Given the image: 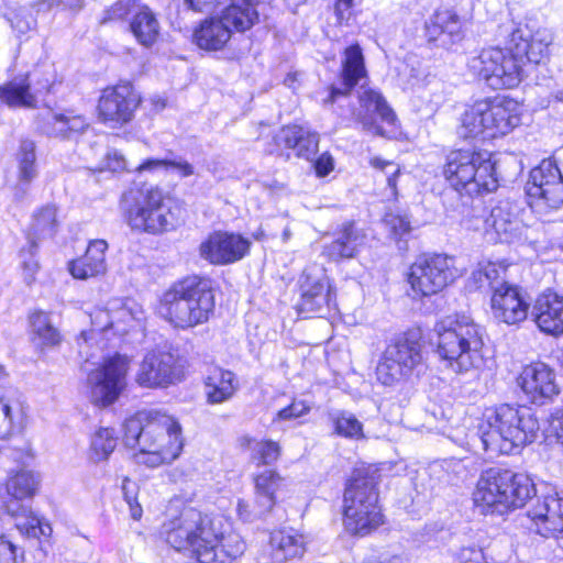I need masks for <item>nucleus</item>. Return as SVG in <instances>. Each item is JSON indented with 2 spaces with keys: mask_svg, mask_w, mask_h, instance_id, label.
<instances>
[{
  "mask_svg": "<svg viewBox=\"0 0 563 563\" xmlns=\"http://www.w3.org/2000/svg\"><path fill=\"white\" fill-rule=\"evenodd\" d=\"M35 161L34 142L30 140L22 141L18 153V188L23 192L26 186L37 176Z\"/></svg>",
  "mask_w": 563,
  "mask_h": 563,
  "instance_id": "obj_43",
  "label": "nucleus"
},
{
  "mask_svg": "<svg viewBox=\"0 0 563 563\" xmlns=\"http://www.w3.org/2000/svg\"><path fill=\"white\" fill-rule=\"evenodd\" d=\"M384 522L378 493L372 478L354 476L343 496V526L347 533L367 536Z\"/></svg>",
  "mask_w": 563,
  "mask_h": 563,
  "instance_id": "obj_10",
  "label": "nucleus"
},
{
  "mask_svg": "<svg viewBox=\"0 0 563 563\" xmlns=\"http://www.w3.org/2000/svg\"><path fill=\"white\" fill-rule=\"evenodd\" d=\"M539 429V421L529 408L500 405L484 413L477 434L466 444L475 446L479 442L489 457L518 454L537 439Z\"/></svg>",
  "mask_w": 563,
  "mask_h": 563,
  "instance_id": "obj_3",
  "label": "nucleus"
},
{
  "mask_svg": "<svg viewBox=\"0 0 563 563\" xmlns=\"http://www.w3.org/2000/svg\"><path fill=\"white\" fill-rule=\"evenodd\" d=\"M443 175L452 188L467 196L492 192L498 187L495 164L487 152L452 151L446 156Z\"/></svg>",
  "mask_w": 563,
  "mask_h": 563,
  "instance_id": "obj_9",
  "label": "nucleus"
},
{
  "mask_svg": "<svg viewBox=\"0 0 563 563\" xmlns=\"http://www.w3.org/2000/svg\"><path fill=\"white\" fill-rule=\"evenodd\" d=\"M29 333L31 342L37 347L55 346L62 335L48 312L34 310L29 314Z\"/></svg>",
  "mask_w": 563,
  "mask_h": 563,
  "instance_id": "obj_37",
  "label": "nucleus"
},
{
  "mask_svg": "<svg viewBox=\"0 0 563 563\" xmlns=\"http://www.w3.org/2000/svg\"><path fill=\"white\" fill-rule=\"evenodd\" d=\"M126 169V161L124 156L117 150L107 152L104 158L98 167L99 172L120 173Z\"/></svg>",
  "mask_w": 563,
  "mask_h": 563,
  "instance_id": "obj_55",
  "label": "nucleus"
},
{
  "mask_svg": "<svg viewBox=\"0 0 563 563\" xmlns=\"http://www.w3.org/2000/svg\"><path fill=\"white\" fill-rule=\"evenodd\" d=\"M122 210L132 231L162 234L179 224L173 207L158 187L131 188L122 195Z\"/></svg>",
  "mask_w": 563,
  "mask_h": 563,
  "instance_id": "obj_7",
  "label": "nucleus"
},
{
  "mask_svg": "<svg viewBox=\"0 0 563 563\" xmlns=\"http://www.w3.org/2000/svg\"><path fill=\"white\" fill-rule=\"evenodd\" d=\"M422 346L415 333H405L385 349L376 367V377L385 386L408 379L422 366Z\"/></svg>",
  "mask_w": 563,
  "mask_h": 563,
  "instance_id": "obj_12",
  "label": "nucleus"
},
{
  "mask_svg": "<svg viewBox=\"0 0 563 563\" xmlns=\"http://www.w3.org/2000/svg\"><path fill=\"white\" fill-rule=\"evenodd\" d=\"M25 409L20 399L3 397L0 399V437L20 428L24 421Z\"/></svg>",
  "mask_w": 563,
  "mask_h": 563,
  "instance_id": "obj_44",
  "label": "nucleus"
},
{
  "mask_svg": "<svg viewBox=\"0 0 563 563\" xmlns=\"http://www.w3.org/2000/svg\"><path fill=\"white\" fill-rule=\"evenodd\" d=\"M53 82L45 78L31 84L27 76H18L0 86V101L9 107H34L36 97L51 90Z\"/></svg>",
  "mask_w": 563,
  "mask_h": 563,
  "instance_id": "obj_26",
  "label": "nucleus"
},
{
  "mask_svg": "<svg viewBox=\"0 0 563 563\" xmlns=\"http://www.w3.org/2000/svg\"><path fill=\"white\" fill-rule=\"evenodd\" d=\"M123 441L137 449L139 464L155 468L177 460L184 448L179 422L159 411L140 412L124 421Z\"/></svg>",
  "mask_w": 563,
  "mask_h": 563,
  "instance_id": "obj_2",
  "label": "nucleus"
},
{
  "mask_svg": "<svg viewBox=\"0 0 563 563\" xmlns=\"http://www.w3.org/2000/svg\"><path fill=\"white\" fill-rule=\"evenodd\" d=\"M131 0H119L108 10V19L117 20L123 19L128 15L131 10Z\"/></svg>",
  "mask_w": 563,
  "mask_h": 563,
  "instance_id": "obj_63",
  "label": "nucleus"
},
{
  "mask_svg": "<svg viewBox=\"0 0 563 563\" xmlns=\"http://www.w3.org/2000/svg\"><path fill=\"white\" fill-rule=\"evenodd\" d=\"M373 168L383 172L387 177V185L391 189L394 196L397 195V177L400 174V167L398 164L386 161L380 157H373L369 161Z\"/></svg>",
  "mask_w": 563,
  "mask_h": 563,
  "instance_id": "obj_48",
  "label": "nucleus"
},
{
  "mask_svg": "<svg viewBox=\"0 0 563 563\" xmlns=\"http://www.w3.org/2000/svg\"><path fill=\"white\" fill-rule=\"evenodd\" d=\"M538 328L551 335L563 333V296L552 291L541 294L532 309Z\"/></svg>",
  "mask_w": 563,
  "mask_h": 563,
  "instance_id": "obj_27",
  "label": "nucleus"
},
{
  "mask_svg": "<svg viewBox=\"0 0 563 563\" xmlns=\"http://www.w3.org/2000/svg\"><path fill=\"white\" fill-rule=\"evenodd\" d=\"M168 168L175 169L180 177L194 175V166L185 159H168Z\"/></svg>",
  "mask_w": 563,
  "mask_h": 563,
  "instance_id": "obj_64",
  "label": "nucleus"
},
{
  "mask_svg": "<svg viewBox=\"0 0 563 563\" xmlns=\"http://www.w3.org/2000/svg\"><path fill=\"white\" fill-rule=\"evenodd\" d=\"M365 243V235L353 223H347L335 233L334 240L324 245L323 254L332 261L351 258L356 255Z\"/></svg>",
  "mask_w": 563,
  "mask_h": 563,
  "instance_id": "obj_33",
  "label": "nucleus"
},
{
  "mask_svg": "<svg viewBox=\"0 0 563 563\" xmlns=\"http://www.w3.org/2000/svg\"><path fill=\"white\" fill-rule=\"evenodd\" d=\"M470 71L483 79L493 89H511L523 77L525 67L514 47L503 49L489 47L482 49L468 60Z\"/></svg>",
  "mask_w": 563,
  "mask_h": 563,
  "instance_id": "obj_11",
  "label": "nucleus"
},
{
  "mask_svg": "<svg viewBox=\"0 0 563 563\" xmlns=\"http://www.w3.org/2000/svg\"><path fill=\"white\" fill-rule=\"evenodd\" d=\"M511 43L523 67L527 63L538 65L548 58L552 35L548 31H538L527 38L520 30H517L511 34Z\"/></svg>",
  "mask_w": 563,
  "mask_h": 563,
  "instance_id": "obj_29",
  "label": "nucleus"
},
{
  "mask_svg": "<svg viewBox=\"0 0 563 563\" xmlns=\"http://www.w3.org/2000/svg\"><path fill=\"white\" fill-rule=\"evenodd\" d=\"M313 168L318 177L328 176L334 168L333 157L329 153H322L314 162Z\"/></svg>",
  "mask_w": 563,
  "mask_h": 563,
  "instance_id": "obj_61",
  "label": "nucleus"
},
{
  "mask_svg": "<svg viewBox=\"0 0 563 563\" xmlns=\"http://www.w3.org/2000/svg\"><path fill=\"white\" fill-rule=\"evenodd\" d=\"M530 303L521 290L514 285L503 283L494 289L490 308L494 318L506 324H519L528 317Z\"/></svg>",
  "mask_w": 563,
  "mask_h": 563,
  "instance_id": "obj_24",
  "label": "nucleus"
},
{
  "mask_svg": "<svg viewBox=\"0 0 563 563\" xmlns=\"http://www.w3.org/2000/svg\"><path fill=\"white\" fill-rule=\"evenodd\" d=\"M330 420L334 428V433L349 440H362L365 438L363 423L354 413L345 410H339L330 415Z\"/></svg>",
  "mask_w": 563,
  "mask_h": 563,
  "instance_id": "obj_45",
  "label": "nucleus"
},
{
  "mask_svg": "<svg viewBox=\"0 0 563 563\" xmlns=\"http://www.w3.org/2000/svg\"><path fill=\"white\" fill-rule=\"evenodd\" d=\"M216 306L210 282L192 276L174 284L161 297L158 313L178 329H190L209 320Z\"/></svg>",
  "mask_w": 563,
  "mask_h": 563,
  "instance_id": "obj_5",
  "label": "nucleus"
},
{
  "mask_svg": "<svg viewBox=\"0 0 563 563\" xmlns=\"http://www.w3.org/2000/svg\"><path fill=\"white\" fill-rule=\"evenodd\" d=\"M534 495L536 486L528 475L492 467L481 474L473 501L482 514L501 516L525 506Z\"/></svg>",
  "mask_w": 563,
  "mask_h": 563,
  "instance_id": "obj_6",
  "label": "nucleus"
},
{
  "mask_svg": "<svg viewBox=\"0 0 563 563\" xmlns=\"http://www.w3.org/2000/svg\"><path fill=\"white\" fill-rule=\"evenodd\" d=\"M92 334L95 331L112 330L115 334L124 335L131 331H141L145 327L146 311L133 298H112L103 308H97L89 313Z\"/></svg>",
  "mask_w": 563,
  "mask_h": 563,
  "instance_id": "obj_15",
  "label": "nucleus"
},
{
  "mask_svg": "<svg viewBox=\"0 0 563 563\" xmlns=\"http://www.w3.org/2000/svg\"><path fill=\"white\" fill-rule=\"evenodd\" d=\"M141 102L139 93L130 84L106 88L98 103L100 120L111 129L129 123Z\"/></svg>",
  "mask_w": 563,
  "mask_h": 563,
  "instance_id": "obj_19",
  "label": "nucleus"
},
{
  "mask_svg": "<svg viewBox=\"0 0 563 563\" xmlns=\"http://www.w3.org/2000/svg\"><path fill=\"white\" fill-rule=\"evenodd\" d=\"M118 443V437L112 428H99L91 438V457L95 462L109 459Z\"/></svg>",
  "mask_w": 563,
  "mask_h": 563,
  "instance_id": "obj_46",
  "label": "nucleus"
},
{
  "mask_svg": "<svg viewBox=\"0 0 563 563\" xmlns=\"http://www.w3.org/2000/svg\"><path fill=\"white\" fill-rule=\"evenodd\" d=\"M38 485L37 477L30 471H21L10 477L7 483V490L13 500L7 504V511L15 519V527L27 538L47 537L52 532L48 523H43L40 518L19 500L30 498L34 495Z\"/></svg>",
  "mask_w": 563,
  "mask_h": 563,
  "instance_id": "obj_14",
  "label": "nucleus"
},
{
  "mask_svg": "<svg viewBox=\"0 0 563 563\" xmlns=\"http://www.w3.org/2000/svg\"><path fill=\"white\" fill-rule=\"evenodd\" d=\"M536 525V530L543 537L563 531V498L558 493H550L538 499L528 511Z\"/></svg>",
  "mask_w": 563,
  "mask_h": 563,
  "instance_id": "obj_25",
  "label": "nucleus"
},
{
  "mask_svg": "<svg viewBox=\"0 0 563 563\" xmlns=\"http://www.w3.org/2000/svg\"><path fill=\"white\" fill-rule=\"evenodd\" d=\"M484 230L486 233L494 232L499 242L510 243L520 236L521 222L510 211L508 203L499 205L484 220Z\"/></svg>",
  "mask_w": 563,
  "mask_h": 563,
  "instance_id": "obj_31",
  "label": "nucleus"
},
{
  "mask_svg": "<svg viewBox=\"0 0 563 563\" xmlns=\"http://www.w3.org/2000/svg\"><path fill=\"white\" fill-rule=\"evenodd\" d=\"M228 0H185L189 9L196 12L210 13L224 5Z\"/></svg>",
  "mask_w": 563,
  "mask_h": 563,
  "instance_id": "obj_58",
  "label": "nucleus"
},
{
  "mask_svg": "<svg viewBox=\"0 0 563 563\" xmlns=\"http://www.w3.org/2000/svg\"><path fill=\"white\" fill-rule=\"evenodd\" d=\"M206 396L209 404H222L233 397L239 387L235 374L221 367L210 368L206 380Z\"/></svg>",
  "mask_w": 563,
  "mask_h": 563,
  "instance_id": "obj_35",
  "label": "nucleus"
},
{
  "mask_svg": "<svg viewBox=\"0 0 563 563\" xmlns=\"http://www.w3.org/2000/svg\"><path fill=\"white\" fill-rule=\"evenodd\" d=\"M231 29L221 18L206 19L194 33L197 46L205 51L222 49L231 38Z\"/></svg>",
  "mask_w": 563,
  "mask_h": 563,
  "instance_id": "obj_36",
  "label": "nucleus"
},
{
  "mask_svg": "<svg viewBox=\"0 0 563 563\" xmlns=\"http://www.w3.org/2000/svg\"><path fill=\"white\" fill-rule=\"evenodd\" d=\"M251 244L242 234L214 231L200 243L199 255L212 265H230L244 258Z\"/></svg>",
  "mask_w": 563,
  "mask_h": 563,
  "instance_id": "obj_21",
  "label": "nucleus"
},
{
  "mask_svg": "<svg viewBox=\"0 0 563 563\" xmlns=\"http://www.w3.org/2000/svg\"><path fill=\"white\" fill-rule=\"evenodd\" d=\"M305 128L299 125H288L280 130L277 135V142L284 144L287 148H294L298 146L300 139L303 135Z\"/></svg>",
  "mask_w": 563,
  "mask_h": 563,
  "instance_id": "obj_57",
  "label": "nucleus"
},
{
  "mask_svg": "<svg viewBox=\"0 0 563 563\" xmlns=\"http://www.w3.org/2000/svg\"><path fill=\"white\" fill-rule=\"evenodd\" d=\"M384 222L396 239H401L411 230L409 220L404 216L387 213Z\"/></svg>",
  "mask_w": 563,
  "mask_h": 563,
  "instance_id": "obj_54",
  "label": "nucleus"
},
{
  "mask_svg": "<svg viewBox=\"0 0 563 563\" xmlns=\"http://www.w3.org/2000/svg\"><path fill=\"white\" fill-rule=\"evenodd\" d=\"M482 266L484 269V277L485 280L487 282V286L494 290L495 288L498 287L495 286V283H497L500 275L505 273V268L501 265L493 262H483Z\"/></svg>",
  "mask_w": 563,
  "mask_h": 563,
  "instance_id": "obj_60",
  "label": "nucleus"
},
{
  "mask_svg": "<svg viewBox=\"0 0 563 563\" xmlns=\"http://www.w3.org/2000/svg\"><path fill=\"white\" fill-rule=\"evenodd\" d=\"M131 360L126 355L115 354L103 361L88 379L91 385V398L100 407H107L118 400L126 387V375Z\"/></svg>",
  "mask_w": 563,
  "mask_h": 563,
  "instance_id": "obj_17",
  "label": "nucleus"
},
{
  "mask_svg": "<svg viewBox=\"0 0 563 563\" xmlns=\"http://www.w3.org/2000/svg\"><path fill=\"white\" fill-rule=\"evenodd\" d=\"M300 313H322L334 306V292L321 266L307 267L300 277Z\"/></svg>",
  "mask_w": 563,
  "mask_h": 563,
  "instance_id": "obj_22",
  "label": "nucleus"
},
{
  "mask_svg": "<svg viewBox=\"0 0 563 563\" xmlns=\"http://www.w3.org/2000/svg\"><path fill=\"white\" fill-rule=\"evenodd\" d=\"M319 145V136L316 132H311L307 129L303 131V135L296 147L297 156L303 157L306 159H311V157L317 153Z\"/></svg>",
  "mask_w": 563,
  "mask_h": 563,
  "instance_id": "obj_52",
  "label": "nucleus"
},
{
  "mask_svg": "<svg viewBox=\"0 0 563 563\" xmlns=\"http://www.w3.org/2000/svg\"><path fill=\"white\" fill-rule=\"evenodd\" d=\"M238 516L241 520L245 522H252L257 518L266 515L271 510H263L262 503H257L256 499L254 503H250L244 499H239L236 505Z\"/></svg>",
  "mask_w": 563,
  "mask_h": 563,
  "instance_id": "obj_50",
  "label": "nucleus"
},
{
  "mask_svg": "<svg viewBox=\"0 0 563 563\" xmlns=\"http://www.w3.org/2000/svg\"><path fill=\"white\" fill-rule=\"evenodd\" d=\"M284 483L274 470H265L254 477L255 498L262 503L263 510H272L276 503V493Z\"/></svg>",
  "mask_w": 563,
  "mask_h": 563,
  "instance_id": "obj_41",
  "label": "nucleus"
},
{
  "mask_svg": "<svg viewBox=\"0 0 563 563\" xmlns=\"http://www.w3.org/2000/svg\"><path fill=\"white\" fill-rule=\"evenodd\" d=\"M305 128L299 125H288L280 130L277 135V142L284 144L287 148H294L298 146L300 139L303 135Z\"/></svg>",
  "mask_w": 563,
  "mask_h": 563,
  "instance_id": "obj_56",
  "label": "nucleus"
},
{
  "mask_svg": "<svg viewBox=\"0 0 563 563\" xmlns=\"http://www.w3.org/2000/svg\"><path fill=\"white\" fill-rule=\"evenodd\" d=\"M59 222L57 209L54 206H45L33 214L27 233V244L37 249L38 241L53 238L57 232Z\"/></svg>",
  "mask_w": 563,
  "mask_h": 563,
  "instance_id": "obj_38",
  "label": "nucleus"
},
{
  "mask_svg": "<svg viewBox=\"0 0 563 563\" xmlns=\"http://www.w3.org/2000/svg\"><path fill=\"white\" fill-rule=\"evenodd\" d=\"M459 15L451 9H438L426 22V32L430 41H435L444 33L454 37L460 33Z\"/></svg>",
  "mask_w": 563,
  "mask_h": 563,
  "instance_id": "obj_42",
  "label": "nucleus"
},
{
  "mask_svg": "<svg viewBox=\"0 0 563 563\" xmlns=\"http://www.w3.org/2000/svg\"><path fill=\"white\" fill-rule=\"evenodd\" d=\"M460 276L454 258L444 254L424 255L410 266L407 280L413 298L433 296Z\"/></svg>",
  "mask_w": 563,
  "mask_h": 563,
  "instance_id": "obj_13",
  "label": "nucleus"
},
{
  "mask_svg": "<svg viewBox=\"0 0 563 563\" xmlns=\"http://www.w3.org/2000/svg\"><path fill=\"white\" fill-rule=\"evenodd\" d=\"M107 249L108 244L104 240L91 241L85 254L73 261V278L87 279L104 274Z\"/></svg>",
  "mask_w": 563,
  "mask_h": 563,
  "instance_id": "obj_32",
  "label": "nucleus"
},
{
  "mask_svg": "<svg viewBox=\"0 0 563 563\" xmlns=\"http://www.w3.org/2000/svg\"><path fill=\"white\" fill-rule=\"evenodd\" d=\"M166 542L178 552H188L197 563H234L246 543L222 516L203 515L188 508L163 526Z\"/></svg>",
  "mask_w": 563,
  "mask_h": 563,
  "instance_id": "obj_1",
  "label": "nucleus"
},
{
  "mask_svg": "<svg viewBox=\"0 0 563 563\" xmlns=\"http://www.w3.org/2000/svg\"><path fill=\"white\" fill-rule=\"evenodd\" d=\"M18 548L5 537L0 536V563H18Z\"/></svg>",
  "mask_w": 563,
  "mask_h": 563,
  "instance_id": "obj_59",
  "label": "nucleus"
},
{
  "mask_svg": "<svg viewBox=\"0 0 563 563\" xmlns=\"http://www.w3.org/2000/svg\"><path fill=\"white\" fill-rule=\"evenodd\" d=\"M521 122V106L507 98L482 99L466 107L459 134L463 139H495L510 133Z\"/></svg>",
  "mask_w": 563,
  "mask_h": 563,
  "instance_id": "obj_8",
  "label": "nucleus"
},
{
  "mask_svg": "<svg viewBox=\"0 0 563 563\" xmlns=\"http://www.w3.org/2000/svg\"><path fill=\"white\" fill-rule=\"evenodd\" d=\"M358 102L360 108L354 115L366 132L387 139L397 135V118L380 92L361 87Z\"/></svg>",
  "mask_w": 563,
  "mask_h": 563,
  "instance_id": "obj_18",
  "label": "nucleus"
},
{
  "mask_svg": "<svg viewBox=\"0 0 563 563\" xmlns=\"http://www.w3.org/2000/svg\"><path fill=\"white\" fill-rule=\"evenodd\" d=\"M307 543V537L290 527L276 529L269 536L272 558L279 563L301 559L306 553Z\"/></svg>",
  "mask_w": 563,
  "mask_h": 563,
  "instance_id": "obj_28",
  "label": "nucleus"
},
{
  "mask_svg": "<svg viewBox=\"0 0 563 563\" xmlns=\"http://www.w3.org/2000/svg\"><path fill=\"white\" fill-rule=\"evenodd\" d=\"M68 130V118L66 115L53 112L47 113V117L45 118V123L43 125V131L47 135L67 139Z\"/></svg>",
  "mask_w": 563,
  "mask_h": 563,
  "instance_id": "obj_49",
  "label": "nucleus"
},
{
  "mask_svg": "<svg viewBox=\"0 0 563 563\" xmlns=\"http://www.w3.org/2000/svg\"><path fill=\"white\" fill-rule=\"evenodd\" d=\"M130 29L137 42L148 47L157 41L161 25L156 14L147 5H141L131 20Z\"/></svg>",
  "mask_w": 563,
  "mask_h": 563,
  "instance_id": "obj_39",
  "label": "nucleus"
},
{
  "mask_svg": "<svg viewBox=\"0 0 563 563\" xmlns=\"http://www.w3.org/2000/svg\"><path fill=\"white\" fill-rule=\"evenodd\" d=\"M168 169V159L161 158H147L142 164H140L135 170L139 173L143 172H158V170H167Z\"/></svg>",
  "mask_w": 563,
  "mask_h": 563,
  "instance_id": "obj_62",
  "label": "nucleus"
},
{
  "mask_svg": "<svg viewBox=\"0 0 563 563\" xmlns=\"http://www.w3.org/2000/svg\"><path fill=\"white\" fill-rule=\"evenodd\" d=\"M220 18L232 30L245 32L258 22L256 0H228Z\"/></svg>",
  "mask_w": 563,
  "mask_h": 563,
  "instance_id": "obj_34",
  "label": "nucleus"
},
{
  "mask_svg": "<svg viewBox=\"0 0 563 563\" xmlns=\"http://www.w3.org/2000/svg\"><path fill=\"white\" fill-rule=\"evenodd\" d=\"M437 354L455 374L478 376L486 365L484 329L465 313L446 316L434 325Z\"/></svg>",
  "mask_w": 563,
  "mask_h": 563,
  "instance_id": "obj_4",
  "label": "nucleus"
},
{
  "mask_svg": "<svg viewBox=\"0 0 563 563\" xmlns=\"http://www.w3.org/2000/svg\"><path fill=\"white\" fill-rule=\"evenodd\" d=\"M241 450L251 453V460L257 464H274L280 456V446L273 440H257L249 434L238 438Z\"/></svg>",
  "mask_w": 563,
  "mask_h": 563,
  "instance_id": "obj_40",
  "label": "nucleus"
},
{
  "mask_svg": "<svg viewBox=\"0 0 563 563\" xmlns=\"http://www.w3.org/2000/svg\"><path fill=\"white\" fill-rule=\"evenodd\" d=\"M517 383L527 399L539 406L552 401L560 393L554 371L541 362L526 365Z\"/></svg>",
  "mask_w": 563,
  "mask_h": 563,
  "instance_id": "obj_23",
  "label": "nucleus"
},
{
  "mask_svg": "<svg viewBox=\"0 0 563 563\" xmlns=\"http://www.w3.org/2000/svg\"><path fill=\"white\" fill-rule=\"evenodd\" d=\"M530 207L538 213H549L563 206V176L551 159H543L531 169L526 185Z\"/></svg>",
  "mask_w": 563,
  "mask_h": 563,
  "instance_id": "obj_16",
  "label": "nucleus"
},
{
  "mask_svg": "<svg viewBox=\"0 0 563 563\" xmlns=\"http://www.w3.org/2000/svg\"><path fill=\"white\" fill-rule=\"evenodd\" d=\"M183 375V366L173 353L154 350L140 363L135 380L146 388L167 387L179 382Z\"/></svg>",
  "mask_w": 563,
  "mask_h": 563,
  "instance_id": "obj_20",
  "label": "nucleus"
},
{
  "mask_svg": "<svg viewBox=\"0 0 563 563\" xmlns=\"http://www.w3.org/2000/svg\"><path fill=\"white\" fill-rule=\"evenodd\" d=\"M11 26L20 33L31 30L35 23L31 12L26 8H19L8 16Z\"/></svg>",
  "mask_w": 563,
  "mask_h": 563,
  "instance_id": "obj_53",
  "label": "nucleus"
},
{
  "mask_svg": "<svg viewBox=\"0 0 563 563\" xmlns=\"http://www.w3.org/2000/svg\"><path fill=\"white\" fill-rule=\"evenodd\" d=\"M310 405L307 404L305 400H294L289 406L280 409L276 413L275 418L273 419V422L288 421L300 418L307 415L310 411Z\"/></svg>",
  "mask_w": 563,
  "mask_h": 563,
  "instance_id": "obj_51",
  "label": "nucleus"
},
{
  "mask_svg": "<svg viewBox=\"0 0 563 563\" xmlns=\"http://www.w3.org/2000/svg\"><path fill=\"white\" fill-rule=\"evenodd\" d=\"M37 249H32L29 244L27 247L21 251V268L22 277L27 286H32L36 280V274L40 271L38 261L35 257Z\"/></svg>",
  "mask_w": 563,
  "mask_h": 563,
  "instance_id": "obj_47",
  "label": "nucleus"
},
{
  "mask_svg": "<svg viewBox=\"0 0 563 563\" xmlns=\"http://www.w3.org/2000/svg\"><path fill=\"white\" fill-rule=\"evenodd\" d=\"M366 74L365 60L361 46L358 44L347 46L343 53L341 73L344 91L338 88H332L325 102H335L339 96H343L351 91L362 78L366 77Z\"/></svg>",
  "mask_w": 563,
  "mask_h": 563,
  "instance_id": "obj_30",
  "label": "nucleus"
}]
</instances>
